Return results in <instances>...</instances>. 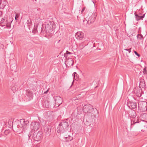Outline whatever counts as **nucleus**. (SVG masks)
I'll return each mask as SVG.
<instances>
[{"label": "nucleus", "mask_w": 147, "mask_h": 147, "mask_svg": "<svg viewBox=\"0 0 147 147\" xmlns=\"http://www.w3.org/2000/svg\"><path fill=\"white\" fill-rule=\"evenodd\" d=\"M29 123V121H25L24 119H21L20 121H18L16 124L12 125L13 129L16 132L25 130L27 129Z\"/></svg>", "instance_id": "1"}, {"label": "nucleus", "mask_w": 147, "mask_h": 147, "mask_svg": "<svg viewBox=\"0 0 147 147\" xmlns=\"http://www.w3.org/2000/svg\"><path fill=\"white\" fill-rule=\"evenodd\" d=\"M55 25L54 22L53 21H49L46 24H43L41 28V31L45 33L47 31L52 30L54 26Z\"/></svg>", "instance_id": "2"}, {"label": "nucleus", "mask_w": 147, "mask_h": 147, "mask_svg": "<svg viewBox=\"0 0 147 147\" xmlns=\"http://www.w3.org/2000/svg\"><path fill=\"white\" fill-rule=\"evenodd\" d=\"M83 109L84 112L85 113H88L89 114L94 111V112H96V113H97V109L95 108H93L92 106L89 104L85 105Z\"/></svg>", "instance_id": "3"}, {"label": "nucleus", "mask_w": 147, "mask_h": 147, "mask_svg": "<svg viewBox=\"0 0 147 147\" xmlns=\"http://www.w3.org/2000/svg\"><path fill=\"white\" fill-rule=\"evenodd\" d=\"M12 21H9L7 19H2L1 21V25L2 26H5L4 28H11V23Z\"/></svg>", "instance_id": "4"}, {"label": "nucleus", "mask_w": 147, "mask_h": 147, "mask_svg": "<svg viewBox=\"0 0 147 147\" xmlns=\"http://www.w3.org/2000/svg\"><path fill=\"white\" fill-rule=\"evenodd\" d=\"M32 137L35 141L38 142L42 138V132L41 131L34 132Z\"/></svg>", "instance_id": "5"}, {"label": "nucleus", "mask_w": 147, "mask_h": 147, "mask_svg": "<svg viewBox=\"0 0 147 147\" xmlns=\"http://www.w3.org/2000/svg\"><path fill=\"white\" fill-rule=\"evenodd\" d=\"M30 128L34 130H37L40 127V123L37 122H33L30 124Z\"/></svg>", "instance_id": "6"}, {"label": "nucleus", "mask_w": 147, "mask_h": 147, "mask_svg": "<svg viewBox=\"0 0 147 147\" xmlns=\"http://www.w3.org/2000/svg\"><path fill=\"white\" fill-rule=\"evenodd\" d=\"M127 105L130 109L133 110H136L137 108V103L134 102L129 101L128 102Z\"/></svg>", "instance_id": "7"}, {"label": "nucleus", "mask_w": 147, "mask_h": 147, "mask_svg": "<svg viewBox=\"0 0 147 147\" xmlns=\"http://www.w3.org/2000/svg\"><path fill=\"white\" fill-rule=\"evenodd\" d=\"M55 106L58 107L62 102V98L59 96H55L54 97Z\"/></svg>", "instance_id": "8"}, {"label": "nucleus", "mask_w": 147, "mask_h": 147, "mask_svg": "<svg viewBox=\"0 0 147 147\" xmlns=\"http://www.w3.org/2000/svg\"><path fill=\"white\" fill-rule=\"evenodd\" d=\"M147 106V102L145 101H140L138 103L139 108L142 109H146Z\"/></svg>", "instance_id": "9"}, {"label": "nucleus", "mask_w": 147, "mask_h": 147, "mask_svg": "<svg viewBox=\"0 0 147 147\" xmlns=\"http://www.w3.org/2000/svg\"><path fill=\"white\" fill-rule=\"evenodd\" d=\"M65 63L67 66L69 67L71 66H72L74 64V61L71 58L68 59L67 58V59L65 61Z\"/></svg>", "instance_id": "10"}, {"label": "nucleus", "mask_w": 147, "mask_h": 147, "mask_svg": "<svg viewBox=\"0 0 147 147\" xmlns=\"http://www.w3.org/2000/svg\"><path fill=\"white\" fill-rule=\"evenodd\" d=\"M131 48L129 49H123V55L125 57H129V54L131 52Z\"/></svg>", "instance_id": "11"}, {"label": "nucleus", "mask_w": 147, "mask_h": 147, "mask_svg": "<svg viewBox=\"0 0 147 147\" xmlns=\"http://www.w3.org/2000/svg\"><path fill=\"white\" fill-rule=\"evenodd\" d=\"M62 126L61 127H63L65 131H67L69 128V124L66 121H62L60 123Z\"/></svg>", "instance_id": "12"}, {"label": "nucleus", "mask_w": 147, "mask_h": 147, "mask_svg": "<svg viewBox=\"0 0 147 147\" xmlns=\"http://www.w3.org/2000/svg\"><path fill=\"white\" fill-rule=\"evenodd\" d=\"M75 36L77 39L82 40L83 38L84 34L81 32H78L76 34Z\"/></svg>", "instance_id": "13"}, {"label": "nucleus", "mask_w": 147, "mask_h": 147, "mask_svg": "<svg viewBox=\"0 0 147 147\" xmlns=\"http://www.w3.org/2000/svg\"><path fill=\"white\" fill-rule=\"evenodd\" d=\"M96 17V15L95 13H93L91 16L89 17L88 20L87 22L88 23H92L94 22L95 20Z\"/></svg>", "instance_id": "14"}, {"label": "nucleus", "mask_w": 147, "mask_h": 147, "mask_svg": "<svg viewBox=\"0 0 147 147\" xmlns=\"http://www.w3.org/2000/svg\"><path fill=\"white\" fill-rule=\"evenodd\" d=\"M42 105L44 107L49 108L50 107V102L48 100H46L42 103Z\"/></svg>", "instance_id": "15"}, {"label": "nucleus", "mask_w": 147, "mask_h": 147, "mask_svg": "<svg viewBox=\"0 0 147 147\" xmlns=\"http://www.w3.org/2000/svg\"><path fill=\"white\" fill-rule=\"evenodd\" d=\"M98 114V112L97 113H96V112H94V111L93 112L89 114L88 115L89 118L91 119H94L95 118H96V117L97 115V114Z\"/></svg>", "instance_id": "16"}, {"label": "nucleus", "mask_w": 147, "mask_h": 147, "mask_svg": "<svg viewBox=\"0 0 147 147\" xmlns=\"http://www.w3.org/2000/svg\"><path fill=\"white\" fill-rule=\"evenodd\" d=\"M62 127V126L60 124L57 128V132L60 133H63L65 132L66 131L63 127Z\"/></svg>", "instance_id": "17"}, {"label": "nucleus", "mask_w": 147, "mask_h": 147, "mask_svg": "<svg viewBox=\"0 0 147 147\" xmlns=\"http://www.w3.org/2000/svg\"><path fill=\"white\" fill-rule=\"evenodd\" d=\"M7 2L5 0H0V8L3 9L6 5Z\"/></svg>", "instance_id": "18"}, {"label": "nucleus", "mask_w": 147, "mask_h": 147, "mask_svg": "<svg viewBox=\"0 0 147 147\" xmlns=\"http://www.w3.org/2000/svg\"><path fill=\"white\" fill-rule=\"evenodd\" d=\"M26 94L27 96L30 99H31L32 98V92L29 90H26Z\"/></svg>", "instance_id": "19"}, {"label": "nucleus", "mask_w": 147, "mask_h": 147, "mask_svg": "<svg viewBox=\"0 0 147 147\" xmlns=\"http://www.w3.org/2000/svg\"><path fill=\"white\" fill-rule=\"evenodd\" d=\"M129 115L132 119L134 118L136 116V113L134 110L131 111L129 113Z\"/></svg>", "instance_id": "20"}, {"label": "nucleus", "mask_w": 147, "mask_h": 147, "mask_svg": "<svg viewBox=\"0 0 147 147\" xmlns=\"http://www.w3.org/2000/svg\"><path fill=\"white\" fill-rule=\"evenodd\" d=\"M135 15L136 17V20L137 21H139L143 19V18L144 17L145 14H144L142 16H139L137 14L135 13Z\"/></svg>", "instance_id": "21"}, {"label": "nucleus", "mask_w": 147, "mask_h": 147, "mask_svg": "<svg viewBox=\"0 0 147 147\" xmlns=\"http://www.w3.org/2000/svg\"><path fill=\"white\" fill-rule=\"evenodd\" d=\"M16 64L15 63L11 65L10 69L11 70L15 71L16 69Z\"/></svg>", "instance_id": "22"}, {"label": "nucleus", "mask_w": 147, "mask_h": 147, "mask_svg": "<svg viewBox=\"0 0 147 147\" xmlns=\"http://www.w3.org/2000/svg\"><path fill=\"white\" fill-rule=\"evenodd\" d=\"M131 125H134L135 123H139V121H138V119L136 120V118H133L131 119Z\"/></svg>", "instance_id": "23"}, {"label": "nucleus", "mask_w": 147, "mask_h": 147, "mask_svg": "<svg viewBox=\"0 0 147 147\" xmlns=\"http://www.w3.org/2000/svg\"><path fill=\"white\" fill-rule=\"evenodd\" d=\"M11 89L13 92H16L18 89L16 86L15 85H12L11 86Z\"/></svg>", "instance_id": "24"}, {"label": "nucleus", "mask_w": 147, "mask_h": 147, "mask_svg": "<svg viewBox=\"0 0 147 147\" xmlns=\"http://www.w3.org/2000/svg\"><path fill=\"white\" fill-rule=\"evenodd\" d=\"M135 93L136 94V96L138 97H141L142 95L141 92L139 90H137L135 92Z\"/></svg>", "instance_id": "25"}, {"label": "nucleus", "mask_w": 147, "mask_h": 147, "mask_svg": "<svg viewBox=\"0 0 147 147\" xmlns=\"http://www.w3.org/2000/svg\"><path fill=\"white\" fill-rule=\"evenodd\" d=\"M38 25L37 24H36L34 25V27L33 29L32 30V32L34 34H36L38 31L37 30V28L38 27Z\"/></svg>", "instance_id": "26"}, {"label": "nucleus", "mask_w": 147, "mask_h": 147, "mask_svg": "<svg viewBox=\"0 0 147 147\" xmlns=\"http://www.w3.org/2000/svg\"><path fill=\"white\" fill-rule=\"evenodd\" d=\"M87 45L86 44H84V42H82L79 44V47L80 49H82L83 48Z\"/></svg>", "instance_id": "27"}, {"label": "nucleus", "mask_w": 147, "mask_h": 147, "mask_svg": "<svg viewBox=\"0 0 147 147\" xmlns=\"http://www.w3.org/2000/svg\"><path fill=\"white\" fill-rule=\"evenodd\" d=\"M65 139V141L68 142L69 141H71V140H72L73 139V138L72 137L69 136L68 137H66Z\"/></svg>", "instance_id": "28"}, {"label": "nucleus", "mask_w": 147, "mask_h": 147, "mask_svg": "<svg viewBox=\"0 0 147 147\" xmlns=\"http://www.w3.org/2000/svg\"><path fill=\"white\" fill-rule=\"evenodd\" d=\"M137 37L138 39H139L141 40H143V36L141 34H138L137 35Z\"/></svg>", "instance_id": "29"}, {"label": "nucleus", "mask_w": 147, "mask_h": 147, "mask_svg": "<svg viewBox=\"0 0 147 147\" xmlns=\"http://www.w3.org/2000/svg\"><path fill=\"white\" fill-rule=\"evenodd\" d=\"M72 54V53H71L70 52H69L68 51H67L66 53H65L64 54V56L66 58H67L68 54Z\"/></svg>", "instance_id": "30"}, {"label": "nucleus", "mask_w": 147, "mask_h": 147, "mask_svg": "<svg viewBox=\"0 0 147 147\" xmlns=\"http://www.w3.org/2000/svg\"><path fill=\"white\" fill-rule=\"evenodd\" d=\"M10 132V131L9 130H6L4 132V134L5 135H7Z\"/></svg>", "instance_id": "31"}, {"label": "nucleus", "mask_w": 147, "mask_h": 147, "mask_svg": "<svg viewBox=\"0 0 147 147\" xmlns=\"http://www.w3.org/2000/svg\"><path fill=\"white\" fill-rule=\"evenodd\" d=\"M78 99H80V98H82L84 96L82 94H80L78 95Z\"/></svg>", "instance_id": "32"}, {"label": "nucleus", "mask_w": 147, "mask_h": 147, "mask_svg": "<svg viewBox=\"0 0 147 147\" xmlns=\"http://www.w3.org/2000/svg\"><path fill=\"white\" fill-rule=\"evenodd\" d=\"M143 72L144 74H146L147 73V71L146 70V67H145L143 69Z\"/></svg>", "instance_id": "33"}, {"label": "nucleus", "mask_w": 147, "mask_h": 147, "mask_svg": "<svg viewBox=\"0 0 147 147\" xmlns=\"http://www.w3.org/2000/svg\"><path fill=\"white\" fill-rule=\"evenodd\" d=\"M19 15L18 14H16V16L15 17V19L16 20H18V18L19 17Z\"/></svg>", "instance_id": "34"}, {"label": "nucleus", "mask_w": 147, "mask_h": 147, "mask_svg": "<svg viewBox=\"0 0 147 147\" xmlns=\"http://www.w3.org/2000/svg\"><path fill=\"white\" fill-rule=\"evenodd\" d=\"M144 84H145L144 83H143L141 81H140V86L141 85L142 86H145Z\"/></svg>", "instance_id": "35"}, {"label": "nucleus", "mask_w": 147, "mask_h": 147, "mask_svg": "<svg viewBox=\"0 0 147 147\" xmlns=\"http://www.w3.org/2000/svg\"><path fill=\"white\" fill-rule=\"evenodd\" d=\"M78 97H74L72 98V100L73 101H75L76 100H78Z\"/></svg>", "instance_id": "36"}, {"label": "nucleus", "mask_w": 147, "mask_h": 147, "mask_svg": "<svg viewBox=\"0 0 147 147\" xmlns=\"http://www.w3.org/2000/svg\"><path fill=\"white\" fill-rule=\"evenodd\" d=\"M45 130H46L47 131V132H48V134H50V130H49V129L48 128H46Z\"/></svg>", "instance_id": "37"}, {"label": "nucleus", "mask_w": 147, "mask_h": 147, "mask_svg": "<svg viewBox=\"0 0 147 147\" xmlns=\"http://www.w3.org/2000/svg\"><path fill=\"white\" fill-rule=\"evenodd\" d=\"M134 53L138 57H139L140 56V55L138 54L136 51H134Z\"/></svg>", "instance_id": "38"}, {"label": "nucleus", "mask_w": 147, "mask_h": 147, "mask_svg": "<svg viewBox=\"0 0 147 147\" xmlns=\"http://www.w3.org/2000/svg\"><path fill=\"white\" fill-rule=\"evenodd\" d=\"M86 7H84L83 9H82V11H81V13H82L85 10V9Z\"/></svg>", "instance_id": "39"}, {"label": "nucleus", "mask_w": 147, "mask_h": 147, "mask_svg": "<svg viewBox=\"0 0 147 147\" xmlns=\"http://www.w3.org/2000/svg\"><path fill=\"white\" fill-rule=\"evenodd\" d=\"M11 123H12V120H9L8 122V123H10V124H11Z\"/></svg>", "instance_id": "40"}, {"label": "nucleus", "mask_w": 147, "mask_h": 147, "mask_svg": "<svg viewBox=\"0 0 147 147\" xmlns=\"http://www.w3.org/2000/svg\"><path fill=\"white\" fill-rule=\"evenodd\" d=\"M28 138H30V137H31V134H29L28 135Z\"/></svg>", "instance_id": "41"}, {"label": "nucleus", "mask_w": 147, "mask_h": 147, "mask_svg": "<svg viewBox=\"0 0 147 147\" xmlns=\"http://www.w3.org/2000/svg\"><path fill=\"white\" fill-rule=\"evenodd\" d=\"M74 77H75V75L76 74L77 75V73L76 72L74 73Z\"/></svg>", "instance_id": "42"}, {"label": "nucleus", "mask_w": 147, "mask_h": 147, "mask_svg": "<svg viewBox=\"0 0 147 147\" xmlns=\"http://www.w3.org/2000/svg\"><path fill=\"white\" fill-rule=\"evenodd\" d=\"M48 91V90H47V91L46 92H44V93H45V94H46V93H47V92Z\"/></svg>", "instance_id": "43"}, {"label": "nucleus", "mask_w": 147, "mask_h": 147, "mask_svg": "<svg viewBox=\"0 0 147 147\" xmlns=\"http://www.w3.org/2000/svg\"><path fill=\"white\" fill-rule=\"evenodd\" d=\"M1 11H0V16H1Z\"/></svg>", "instance_id": "44"}, {"label": "nucleus", "mask_w": 147, "mask_h": 147, "mask_svg": "<svg viewBox=\"0 0 147 147\" xmlns=\"http://www.w3.org/2000/svg\"><path fill=\"white\" fill-rule=\"evenodd\" d=\"M93 1V3H94V1Z\"/></svg>", "instance_id": "45"}]
</instances>
